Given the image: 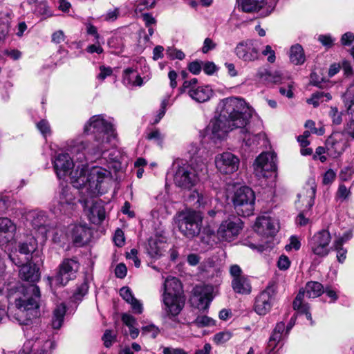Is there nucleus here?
Listing matches in <instances>:
<instances>
[{"label": "nucleus", "instance_id": "nucleus-1", "mask_svg": "<svg viewBox=\"0 0 354 354\" xmlns=\"http://www.w3.org/2000/svg\"><path fill=\"white\" fill-rule=\"evenodd\" d=\"M76 142L71 146V152L76 155L78 163L74 162L73 158L67 153H58L53 160V166L59 178H64L69 174L71 183L74 187L80 189L85 188L86 192L91 194H96L100 192L101 183L103 182L106 170L102 167H93L89 171L86 162V155H88L84 149L73 152V147Z\"/></svg>", "mask_w": 354, "mask_h": 354}, {"label": "nucleus", "instance_id": "nucleus-2", "mask_svg": "<svg viewBox=\"0 0 354 354\" xmlns=\"http://www.w3.org/2000/svg\"><path fill=\"white\" fill-rule=\"evenodd\" d=\"M19 270L20 278L27 282L32 283L23 288L24 295L15 299L16 311L10 313L8 316L16 320L19 324L28 326L32 323L38 314V301L40 298V290L34 283L40 279L39 268L32 263L21 264Z\"/></svg>", "mask_w": 354, "mask_h": 354}, {"label": "nucleus", "instance_id": "nucleus-3", "mask_svg": "<svg viewBox=\"0 0 354 354\" xmlns=\"http://www.w3.org/2000/svg\"><path fill=\"white\" fill-rule=\"evenodd\" d=\"M218 109L221 118L227 120L231 126L241 129V132L245 134L243 140L247 145L250 146L257 142L258 135L248 133L246 128L254 110L243 98H225L219 102Z\"/></svg>", "mask_w": 354, "mask_h": 354}, {"label": "nucleus", "instance_id": "nucleus-4", "mask_svg": "<svg viewBox=\"0 0 354 354\" xmlns=\"http://www.w3.org/2000/svg\"><path fill=\"white\" fill-rule=\"evenodd\" d=\"M84 132L95 134L94 142H76V145L73 147V152L81 149H84L88 154L99 157L108 150L107 145L116 137L113 125L101 115L91 117L85 124Z\"/></svg>", "mask_w": 354, "mask_h": 354}, {"label": "nucleus", "instance_id": "nucleus-5", "mask_svg": "<svg viewBox=\"0 0 354 354\" xmlns=\"http://www.w3.org/2000/svg\"><path fill=\"white\" fill-rule=\"evenodd\" d=\"M162 310L169 317L178 315L185 304V296L180 281L174 277H167L163 284Z\"/></svg>", "mask_w": 354, "mask_h": 354}, {"label": "nucleus", "instance_id": "nucleus-6", "mask_svg": "<svg viewBox=\"0 0 354 354\" xmlns=\"http://www.w3.org/2000/svg\"><path fill=\"white\" fill-rule=\"evenodd\" d=\"M207 172L206 162L203 160L183 164L178 166L175 171L174 181L176 186L183 189H190L199 180L201 174Z\"/></svg>", "mask_w": 354, "mask_h": 354}, {"label": "nucleus", "instance_id": "nucleus-7", "mask_svg": "<svg viewBox=\"0 0 354 354\" xmlns=\"http://www.w3.org/2000/svg\"><path fill=\"white\" fill-rule=\"evenodd\" d=\"M203 219V216L200 212H183L179 214L177 220L179 231L185 237L192 239L200 234Z\"/></svg>", "mask_w": 354, "mask_h": 354}, {"label": "nucleus", "instance_id": "nucleus-8", "mask_svg": "<svg viewBox=\"0 0 354 354\" xmlns=\"http://www.w3.org/2000/svg\"><path fill=\"white\" fill-rule=\"evenodd\" d=\"M80 268V263L75 258L64 259L58 266V270L53 277H48L47 279L50 287L65 286L69 281L76 277Z\"/></svg>", "mask_w": 354, "mask_h": 354}, {"label": "nucleus", "instance_id": "nucleus-9", "mask_svg": "<svg viewBox=\"0 0 354 354\" xmlns=\"http://www.w3.org/2000/svg\"><path fill=\"white\" fill-rule=\"evenodd\" d=\"M255 195L252 189L243 186L234 191L232 202L236 213L241 216H249L254 211Z\"/></svg>", "mask_w": 354, "mask_h": 354}, {"label": "nucleus", "instance_id": "nucleus-10", "mask_svg": "<svg viewBox=\"0 0 354 354\" xmlns=\"http://www.w3.org/2000/svg\"><path fill=\"white\" fill-rule=\"evenodd\" d=\"M178 91L180 94H187L197 103L208 102L214 94L210 86L198 84L196 78L185 80L183 85L178 88Z\"/></svg>", "mask_w": 354, "mask_h": 354}, {"label": "nucleus", "instance_id": "nucleus-11", "mask_svg": "<svg viewBox=\"0 0 354 354\" xmlns=\"http://www.w3.org/2000/svg\"><path fill=\"white\" fill-rule=\"evenodd\" d=\"M37 248V241L34 236L28 235L17 245L16 252L9 254V258L16 266H20L25 261L28 262L32 259V254Z\"/></svg>", "mask_w": 354, "mask_h": 354}, {"label": "nucleus", "instance_id": "nucleus-12", "mask_svg": "<svg viewBox=\"0 0 354 354\" xmlns=\"http://www.w3.org/2000/svg\"><path fill=\"white\" fill-rule=\"evenodd\" d=\"M331 235L326 230L316 232L309 240L308 246L312 253L319 257H326L330 252L329 246Z\"/></svg>", "mask_w": 354, "mask_h": 354}, {"label": "nucleus", "instance_id": "nucleus-13", "mask_svg": "<svg viewBox=\"0 0 354 354\" xmlns=\"http://www.w3.org/2000/svg\"><path fill=\"white\" fill-rule=\"evenodd\" d=\"M254 174L258 178H268L270 173L277 169V156L273 152L261 153L253 165Z\"/></svg>", "mask_w": 354, "mask_h": 354}, {"label": "nucleus", "instance_id": "nucleus-14", "mask_svg": "<svg viewBox=\"0 0 354 354\" xmlns=\"http://www.w3.org/2000/svg\"><path fill=\"white\" fill-rule=\"evenodd\" d=\"M242 228L243 223L239 218L223 221L217 230L218 240L230 242L237 237Z\"/></svg>", "mask_w": 354, "mask_h": 354}, {"label": "nucleus", "instance_id": "nucleus-15", "mask_svg": "<svg viewBox=\"0 0 354 354\" xmlns=\"http://www.w3.org/2000/svg\"><path fill=\"white\" fill-rule=\"evenodd\" d=\"M234 53L239 59L245 62H254L259 56L258 43L250 39L242 41L237 44Z\"/></svg>", "mask_w": 354, "mask_h": 354}, {"label": "nucleus", "instance_id": "nucleus-16", "mask_svg": "<svg viewBox=\"0 0 354 354\" xmlns=\"http://www.w3.org/2000/svg\"><path fill=\"white\" fill-rule=\"evenodd\" d=\"M274 290L272 286H268L261 291L255 298L254 310L259 315L268 314L274 304Z\"/></svg>", "mask_w": 354, "mask_h": 354}, {"label": "nucleus", "instance_id": "nucleus-17", "mask_svg": "<svg viewBox=\"0 0 354 354\" xmlns=\"http://www.w3.org/2000/svg\"><path fill=\"white\" fill-rule=\"evenodd\" d=\"M234 129L236 128L231 126L224 118H221V114L219 113L217 118H214L210 121L207 127V132L211 139L216 142L217 140L224 138L226 134Z\"/></svg>", "mask_w": 354, "mask_h": 354}, {"label": "nucleus", "instance_id": "nucleus-18", "mask_svg": "<svg viewBox=\"0 0 354 354\" xmlns=\"http://www.w3.org/2000/svg\"><path fill=\"white\" fill-rule=\"evenodd\" d=\"M215 163L220 172L229 174L238 169L239 159L230 152H224L216 157Z\"/></svg>", "mask_w": 354, "mask_h": 354}, {"label": "nucleus", "instance_id": "nucleus-19", "mask_svg": "<svg viewBox=\"0 0 354 354\" xmlns=\"http://www.w3.org/2000/svg\"><path fill=\"white\" fill-rule=\"evenodd\" d=\"M26 219L39 234L46 236L50 230V225L48 217L44 212L30 211L27 213Z\"/></svg>", "mask_w": 354, "mask_h": 354}, {"label": "nucleus", "instance_id": "nucleus-20", "mask_svg": "<svg viewBox=\"0 0 354 354\" xmlns=\"http://www.w3.org/2000/svg\"><path fill=\"white\" fill-rule=\"evenodd\" d=\"M214 287L211 285L196 286L193 289L194 299L197 301V308L200 310L208 308L213 299Z\"/></svg>", "mask_w": 354, "mask_h": 354}, {"label": "nucleus", "instance_id": "nucleus-21", "mask_svg": "<svg viewBox=\"0 0 354 354\" xmlns=\"http://www.w3.org/2000/svg\"><path fill=\"white\" fill-rule=\"evenodd\" d=\"M343 132H333L326 140V146L327 150L334 157L341 155L346 149V142L344 140Z\"/></svg>", "mask_w": 354, "mask_h": 354}, {"label": "nucleus", "instance_id": "nucleus-22", "mask_svg": "<svg viewBox=\"0 0 354 354\" xmlns=\"http://www.w3.org/2000/svg\"><path fill=\"white\" fill-rule=\"evenodd\" d=\"M17 231L15 223L7 217L0 218V247L10 243L15 237Z\"/></svg>", "mask_w": 354, "mask_h": 354}, {"label": "nucleus", "instance_id": "nucleus-23", "mask_svg": "<svg viewBox=\"0 0 354 354\" xmlns=\"http://www.w3.org/2000/svg\"><path fill=\"white\" fill-rule=\"evenodd\" d=\"M255 231L266 236H273L278 231V223L270 217H259L254 225Z\"/></svg>", "mask_w": 354, "mask_h": 354}, {"label": "nucleus", "instance_id": "nucleus-24", "mask_svg": "<svg viewBox=\"0 0 354 354\" xmlns=\"http://www.w3.org/2000/svg\"><path fill=\"white\" fill-rule=\"evenodd\" d=\"M90 221L95 224L100 223L105 218V210L101 201L93 203L89 208L88 214Z\"/></svg>", "mask_w": 354, "mask_h": 354}, {"label": "nucleus", "instance_id": "nucleus-25", "mask_svg": "<svg viewBox=\"0 0 354 354\" xmlns=\"http://www.w3.org/2000/svg\"><path fill=\"white\" fill-rule=\"evenodd\" d=\"M232 288L236 293L240 295H249L252 291L250 281L246 276L232 279Z\"/></svg>", "mask_w": 354, "mask_h": 354}, {"label": "nucleus", "instance_id": "nucleus-26", "mask_svg": "<svg viewBox=\"0 0 354 354\" xmlns=\"http://www.w3.org/2000/svg\"><path fill=\"white\" fill-rule=\"evenodd\" d=\"M164 245L165 243L160 239L150 238L146 248L147 252L151 258L158 259L162 255Z\"/></svg>", "mask_w": 354, "mask_h": 354}, {"label": "nucleus", "instance_id": "nucleus-27", "mask_svg": "<svg viewBox=\"0 0 354 354\" xmlns=\"http://www.w3.org/2000/svg\"><path fill=\"white\" fill-rule=\"evenodd\" d=\"M88 232L89 228L86 225H74L71 232L74 243L76 244H82Z\"/></svg>", "mask_w": 354, "mask_h": 354}, {"label": "nucleus", "instance_id": "nucleus-28", "mask_svg": "<svg viewBox=\"0 0 354 354\" xmlns=\"http://www.w3.org/2000/svg\"><path fill=\"white\" fill-rule=\"evenodd\" d=\"M265 4V0H241L239 5L241 10L245 12L259 11Z\"/></svg>", "mask_w": 354, "mask_h": 354}, {"label": "nucleus", "instance_id": "nucleus-29", "mask_svg": "<svg viewBox=\"0 0 354 354\" xmlns=\"http://www.w3.org/2000/svg\"><path fill=\"white\" fill-rule=\"evenodd\" d=\"M305 290L306 297L308 298H315L320 296L324 292L323 285L317 281H309L306 284Z\"/></svg>", "mask_w": 354, "mask_h": 354}, {"label": "nucleus", "instance_id": "nucleus-30", "mask_svg": "<svg viewBox=\"0 0 354 354\" xmlns=\"http://www.w3.org/2000/svg\"><path fill=\"white\" fill-rule=\"evenodd\" d=\"M66 306L64 304L58 305L53 311V316L52 319V326L55 329L61 328L64 317L66 313Z\"/></svg>", "mask_w": 354, "mask_h": 354}, {"label": "nucleus", "instance_id": "nucleus-31", "mask_svg": "<svg viewBox=\"0 0 354 354\" xmlns=\"http://www.w3.org/2000/svg\"><path fill=\"white\" fill-rule=\"evenodd\" d=\"M290 59L294 64H301L305 61L303 48L299 44L294 45L290 50Z\"/></svg>", "mask_w": 354, "mask_h": 354}, {"label": "nucleus", "instance_id": "nucleus-32", "mask_svg": "<svg viewBox=\"0 0 354 354\" xmlns=\"http://www.w3.org/2000/svg\"><path fill=\"white\" fill-rule=\"evenodd\" d=\"M201 242L203 243L212 247L217 243V232L216 233L214 230L209 227H205L201 238Z\"/></svg>", "mask_w": 354, "mask_h": 354}, {"label": "nucleus", "instance_id": "nucleus-33", "mask_svg": "<svg viewBox=\"0 0 354 354\" xmlns=\"http://www.w3.org/2000/svg\"><path fill=\"white\" fill-rule=\"evenodd\" d=\"M259 74V77L267 83L281 84L284 80L282 74L279 71L270 72L265 71Z\"/></svg>", "mask_w": 354, "mask_h": 354}, {"label": "nucleus", "instance_id": "nucleus-34", "mask_svg": "<svg viewBox=\"0 0 354 354\" xmlns=\"http://www.w3.org/2000/svg\"><path fill=\"white\" fill-rule=\"evenodd\" d=\"M75 196L68 187H64L59 194V203L61 206L71 205L74 203Z\"/></svg>", "mask_w": 354, "mask_h": 354}, {"label": "nucleus", "instance_id": "nucleus-35", "mask_svg": "<svg viewBox=\"0 0 354 354\" xmlns=\"http://www.w3.org/2000/svg\"><path fill=\"white\" fill-rule=\"evenodd\" d=\"M134 71L131 68H128L125 69L124 71V82H127L128 84H131V78L135 77L136 80L132 82L133 86H141L142 84V77L138 75H133Z\"/></svg>", "mask_w": 354, "mask_h": 354}, {"label": "nucleus", "instance_id": "nucleus-36", "mask_svg": "<svg viewBox=\"0 0 354 354\" xmlns=\"http://www.w3.org/2000/svg\"><path fill=\"white\" fill-rule=\"evenodd\" d=\"M191 324H194L198 327H206L214 326L215 322L213 319L206 315H198Z\"/></svg>", "mask_w": 354, "mask_h": 354}, {"label": "nucleus", "instance_id": "nucleus-37", "mask_svg": "<svg viewBox=\"0 0 354 354\" xmlns=\"http://www.w3.org/2000/svg\"><path fill=\"white\" fill-rule=\"evenodd\" d=\"M232 335L230 331H222L214 335L213 337L214 342L217 345L223 344L229 341Z\"/></svg>", "mask_w": 354, "mask_h": 354}, {"label": "nucleus", "instance_id": "nucleus-38", "mask_svg": "<svg viewBox=\"0 0 354 354\" xmlns=\"http://www.w3.org/2000/svg\"><path fill=\"white\" fill-rule=\"evenodd\" d=\"M305 295H306L305 289H301L293 301V308L295 310H299L304 306V305H308V304L303 302Z\"/></svg>", "mask_w": 354, "mask_h": 354}, {"label": "nucleus", "instance_id": "nucleus-39", "mask_svg": "<svg viewBox=\"0 0 354 354\" xmlns=\"http://www.w3.org/2000/svg\"><path fill=\"white\" fill-rule=\"evenodd\" d=\"M283 336L277 333L272 331L271 336L270 337L268 348H271V350H274L277 344L283 339Z\"/></svg>", "mask_w": 354, "mask_h": 354}, {"label": "nucleus", "instance_id": "nucleus-40", "mask_svg": "<svg viewBox=\"0 0 354 354\" xmlns=\"http://www.w3.org/2000/svg\"><path fill=\"white\" fill-rule=\"evenodd\" d=\"M324 102V92H316L312 95V97L310 99L307 100V102L308 104H312L315 107H317L319 105L320 103Z\"/></svg>", "mask_w": 354, "mask_h": 354}, {"label": "nucleus", "instance_id": "nucleus-41", "mask_svg": "<svg viewBox=\"0 0 354 354\" xmlns=\"http://www.w3.org/2000/svg\"><path fill=\"white\" fill-rule=\"evenodd\" d=\"M351 194L350 189H347V187L344 184H340L339 185L338 189L336 193V197L342 201H344L347 199Z\"/></svg>", "mask_w": 354, "mask_h": 354}, {"label": "nucleus", "instance_id": "nucleus-42", "mask_svg": "<svg viewBox=\"0 0 354 354\" xmlns=\"http://www.w3.org/2000/svg\"><path fill=\"white\" fill-rule=\"evenodd\" d=\"M167 55L170 59H178L182 60L185 58V54L180 50H177L173 48H169L166 52Z\"/></svg>", "mask_w": 354, "mask_h": 354}, {"label": "nucleus", "instance_id": "nucleus-43", "mask_svg": "<svg viewBox=\"0 0 354 354\" xmlns=\"http://www.w3.org/2000/svg\"><path fill=\"white\" fill-rule=\"evenodd\" d=\"M316 193V187L314 185H312L307 190V205L308 208H311L314 205L315 197Z\"/></svg>", "mask_w": 354, "mask_h": 354}, {"label": "nucleus", "instance_id": "nucleus-44", "mask_svg": "<svg viewBox=\"0 0 354 354\" xmlns=\"http://www.w3.org/2000/svg\"><path fill=\"white\" fill-rule=\"evenodd\" d=\"M116 335L113 334L111 330H106L103 336L102 340L104 341V344L106 347H110L112 343L114 342Z\"/></svg>", "mask_w": 354, "mask_h": 354}, {"label": "nucleus", "instance_id": "nucleus-45", "mask_svg": "<svg viewBox=\"0 0 354 354\" xmlns=\"http://www.w3.org/2000/svg\"><path fill=\"white\" fill-rule=\"evenodd\" d=\"M37 127L43 136H46L50 134V128L47 120H41L37 123Z\"/></svg>", "mask_w": 354, "mask_h": 354}, {"label": "nucleus", "instance_id": "nucleus-46", "mask_svg": "<svg viewBox=\"0 0 354 354\" xmlns=\"http://www.w3.org/2000/svg\"><path fill=\"white\" fill-rule=\"evenodd\" d=\"M329 115L332 119L333 123L335 124H339L342 121V113L338 111L337 108L331 107Z\"/></svg>", "mask_w": 354, "mask_h": 354}, {"label": "nucleus", "instance_id": "nucleus-47", "mask_svg": "<svg viewBox=\"0 0 354 354\" xmlns=\"http://www.w3.org/2000/svg\"><path fill=\"white\" fill-rule=\"evenodd\" d=\"M210 199L209 197L204 194L202 192H199V197L197 198V201H194V207L196 208H201L205 207L206 205L208 204Z\"/></svg>", "mask_w": 354, "mask_h": 354}, {"label": "nucleus", "instance_id": "nucleus-48", "mask_svg": "<svg viewBox=\"0 0 354 354\" xmlns=\"http://www.w3.org/2000/svg\"><path fill=\"white\" fill-rule=\"evenodd\" d=\"M354 174V169L352 167H346L339 173V178L343 181L350 180Z\"/></svg>", "mask_w": 354, "mask_h": 354}, {"label": "nucleus", "instance_id": "nucleus-49", "mask_svg": "<svg viewBox=\"0 0 354 354\" xmlns=\"http://www.w3.org/2000/svg\"><path fill=\"white\" fill-rule=\"evenodd\" d=\"M33 344L32 339L26 341L18 354H46L43 352L35 353L32 351Z\"/></svg>", "mask_w": 354, "mask_h": 354}, {"label": "nucleus", "instance_id": "nucleus-50", "mask_svg": "<svg viewBox=\"0 0 354 354\" xmlns=\"http://www.w3.org/2000/svg\"><path fill=\"white\" fill-rule=\"evenodd\" d=\"M120 296L127 302H132L135 298L133 293L129 287H122L120 290Z\"/></svg>", "mask_w": 354, "mask_h": 354}, {"label": "nucleus", "instance_id": "nucleus-51", "mask_svg": "<svg viewBox=\"0 0 354 354\" xmlns=\"http://www.w3.org/2000/svg\"><path fill=\"white\" fill-rule=\"evenodd\" d=\"M343 97L345 105L348 104V102H354V83L350 85Z\"/></svg>", "mask_w": 354, "mask_h": 354}, {"label": "nucleus", "instance_id": "nucleus-52", "mask_svg": "<svg viewBox=\"0 0 354 354\" xmlns=\"http://www.w3.org/2000/svg\"><path fill=\"white\" fill-rule=\"evenodd\" d=\"M88 285L86 282L82 283L76 290L74 297L76 299H80L88 292Z\"/></svg>", "mask_w": 354, "mask_h": 354}, {"label": "nucleus", "instance_id": "nucleus-53", "mask_svg": "<svg viewBox=\"0 0 354 354\" xmlns=\"http://www.w3.org/2000/svg\"><path fill=\"white\" fill-rule=\"evenodd\" d=\"M11 201L8 196L0 195V214H5L10 206Z\"/></svg>", "mask_w": 354, "mask_h": 354}, {"label": "nucleus", "instance_id": "nucleus-54", "mask_svg": "<svg viewBox=\"0 0 354 354\" xmlns=\"http://www.w3.org/2000/svg\"><path fill=\"white\" fill-rule=\"evenodd\" d=\"M203 67V62L199 61H194L188 65L189 71L194 75H198L201 73Z\"/></svg>", "mask_w": 354, "mask_h": 354}, {"label": "nucleus", "instance_id": "nucleus-55", "mask_svg": "<svg viewBox=\"0 0 354 354\" xmlns=\"http://www.w3.org/2000/svg\"><path fill=\"white\" fill-rule=\"evenodd\" d=\"M113 241L115 244L118 247H122L124 243V232L122 230L118 229L115 232L113 236Z\"/></svg>", "mask_w": 354, "mask_h": 354}, {"label": "nucleus", "instance_id": "nucleus-56", "mask_svg": "<svg viewBox=\"0 0 354 354\" xmlns=\"http://www.w3.org/2000/svg\"><path fill=\"white\" fill-rule=\"evenodd\" d=\"M336 174L333 169H328L326 171L323 177V184L330 185L335 180Z\"/></svg>", "mask_w": 354, "mask_h": 354}, {"label": "nucleus", "instance_id": "nucleus-57", "mask_svg": "<svg viewBox=\"0 0 354 354\" xmlns=\"http://www.w3.org/2000/svg\"><path fill=\"white\" fill-rule=\"evenodd\" d=\"M290 265V261L289 259L284 255H281L278 261L277 266L278 268L281 270H287Z\"/></svg>", "mask_w": 354, "mask_h": 354}, {"label": "nucleus", "instance_id": "nucleus-58", "mask_svg": "<svg viewBox=\"0 0 354 354\" xmlns=\"http://www.w3.org/2000/svg\"><path fill=\"white\" fill-rule=\"evenodd\" d=\"M216 44L213 41L212 39L206 38L203 42L202 52L203 53H207L209 50L214 49L216 48Z\"/></svg>", "mask_w": 354, "mask_h": 354}, {"label": "nucleus", "instance_id": "nucleus-59", "mask_svg": "<svg viewBox=\"0 0 354 354\" xmlns=\"http://www.w3.org/2000/svg\"><path fill=\"white\" fill-rule=\"evenodd\" d=\"M35 12L39 15H45L48 13V6L45 1H41L37 3Z\"/></svg>", "mask_w": 354, "mask_h": 354}, {"label": "nucleus", "instance_id": "nucleus-60", "mask_svg": "<svg viewBox=\"0 0 354 354\" xmlns=\"http://www.w3.org/2000/svg\"><path fill=\"white\" fill-rule=\"evenodd\" d=\"M142 330L143 333L146 334H151V337L152 338H156L159 333V330L154 325H149L142 327Z\"/></svg>", "mask_w": 354, "mask_h": 354}, {"label": "nucleus", "instance_id": "nucleus-61", "mask_svg": "<svg viewBox=\"0 0 354 354\" xmlns=\"http://www.w3.org/2000/svg\"><path fill=\"white\" fill-rule=\"evenodd\" d=\"M100 73L97 75V78L101 80H104L106 77L110 76L113 71L111 67H105L104 66H101L100 67Z\"/></svg>", "mask_w": 354, "mask_h": 354}, {"label": "nucleus", "instance_id": "nucleus-62", "mask_svg": "<svg viewBox=\"0 0 354 354\" xmlns=\"http://www.w3.org/2000/svg\"><path fill=\"white\" fill-rule=\"evenodd\" d=\"M354 41V35L351 32L344 33L341 38V43L344 46H349Z\"/></svg>", "mask_w": 354, "mask_h": 354}, {"label": "nucleus", "instance_id": "nucleus-63", "mask_svg": "<svg viewBox=\"0 0 354 354\" xmlns=\"http://www.w3.org/2000/svg\"><path fill=\"white\" fill-rule=\"evenodd\" d=\"M203 71L207 75H212L216 71V65L212 62L203 63Z\"/></svg>", "mask_w": 354, "mask_h": 354}, {"label": "nucleus", "instance_id": "nucleus-64", "mask_svg": "<svg viewBox=\"0 0 354 354\" xmlns=\"http://www.w3.org/2000/svg\"><path fill=\"white\" fill-rule=\"evenodd\" d=\"M127 267L123 263L118 264L115 269V274L117 277L122 279L127 275Z\"/></svg>", "mask_w": 354, "mask_h": 354}]
</instances>
